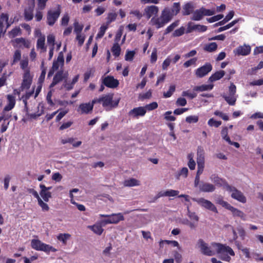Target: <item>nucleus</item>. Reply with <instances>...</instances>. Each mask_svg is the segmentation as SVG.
I'll list each match as a JSON object with an SVG mask.
<instances>
[{"label":"nucleus","instance_id":"obj_48","mask_svg":"<svg viewBox=\"0 0 263 263\" xmlns=\"http://www.w3.org/2000/svg\"><path fill=\"white\" fill-rule=\"evenodd\" d=\"M176 89L175 85H172L170 86L169 89L166 92H163V97L165 98H169L172 96Z\"/></svg>","mask_w":263,"mask_h":263},{"label":"nucleus","instance_id":"obj_63","mask_svg":"<svg viewBox=\"0 0 263 263\" xmlns=\"http://www.w3.org/2000/svg\"><path fill=\"white\" fill-rule=\"evenodd\" d=\"M74 31L77 34H81V31L83 30V26L82 25H80L78 22H75L74 23Z\"/></svg>","mask_w":263,"mask_h":263},{"label":"nucleus","instance_id":"obj_60","mask_svg":"<svg viewBox=\"0 0 263 263\" xmlns=\"http://www.w3.org/2000/svg\"><path fill=\"white\" fill-rule=\"evenodd\" d=\"M188 158L189 159L188 166L190 170H194L195 168L196 163L195 161L193 159V156L192 154H189L188 155Z\"/></svg>","mask_w":263,"mask_h":263},{"label":"nucleus","instance_id":"obj_51","mask_svg":"<svg viewBox=\"0 0 263 263\" xmlns=\"http://www.w3.org/2000/svg\"><path fill=\"white\" fill-rule=\"evenodd\" d=\"M9 36L11 37H14L18 34H21V30L19 27H16L12 29L9 32Z\"/></svg>","mask_w":263,"mask_h":263},{"label":"nucleus","instance_id":"obj_42","mask_svg":"<svg viewBox=\"0 0 263 263\" xmlns=\"http://www.w3.org/2000/svg\"><path fill=\"white\" fill-rule=\"evenodd\" d=\"M108 28V26L106 24H104L103 25H102L100 29H99V31L97 35V36H96V39H101L102 38L105 33V31L107 29V28Z\"/></svg>","mask_w":263,"mask_h":263},{"label":"nucleus","instance_id":"obj_3","mask_svg":"<svg viewBox=\"0 0 263 263\" xmlns=\"http://www.w3.org/2000/svg\"><path fill=\"white\" fill-rule=\"evenodd\" d=\"M32 248L37 250L42 251L49 253L50 252H55L57 250L53 247L42 242L39 239H32L31 242Z\"/></svg>","mask_w":263,"mask_h":263},{"label":"nucleus","instance_id":"obj_55","mask_svg":"<svg viewBox=\"0 0 263 263\" xmlns=\"http://www.w3.org/2000/svg\"><path fill=\"white\" fill-rule=\"evenodd\" d=\"M223 17V14H218L216 15H214L212 17H211L210 18H207L206 20L209 23H213L216 21H218L221 19H222Z\"/></svg>","mask_w":263,"mask_h":263},{"label":"nucleus","instance_id":"obj_30","mask_svg":"<svg viewBox=\"0 0 263 263\" xmlns=\"http://www.w3.org/2000/svg\"><path fill=\"white\" fill-rule=\"evenodd\" d=\"M204 155L205 152L203 148L201 146H198L197 152V162H204Z\"/></svg>","mask_w":263,"mask_h":263},{"label":"nucleus","instance_id":"obj_22","mask_svg":"<svg viewBox=\"0 0 263 263\" xmlns=\"http://www.w3.org/2000/svg\"><path fill=\"white\" fill-rule=\"evenodd\" d=\"M8 100V104L5 106L4 108V111L11 110L15 106V97L11 95H8L7 96Z\"/></svg>","mask_w":263,"mask_h":263},{"label":"nucleus","instance_id":"obj_33","mask_svg":"<svg viewBox=\"0 0 263 263\" xmlns=\"http://www.w3.org/2000/svg\"><path fill=\"white\" fill-rule=\"evenodd\" d=\"M222 97L230 105L234 106L235 105L237 96L222 95Z\"/></svg>","mask_w":263,"mask_h":263},{"label":"nucleus","instance_id":"obj_17","mask_svg":"<svg viewBox=\"0 0 263 263\" xmlns=\"http://www.w3.org/2000/svg\"><path fill=\"white\" fill-rule=\"evenodd\" d=\"M35 7L34 3L29 4L24 9V16L26 21H30L33 18V11Z\"/></svg>","mask_w":263,"mask_h":263},{"label":"nucleus","instance_id":"obj_36","mask_svg":"<svg viewBox=\"0 0 263 263\" xmlns=\"http://www.w3.org/2000/svg\"><path fill=\"white\" fill-rule=\"evenodd\" d=\"M111 51L115 57H119L121 52V47L119 43H115L111 47Z\"/></svg>","mask_w":263,"mask_h":263},{"label":"nucleus","instance_id":"obj_25","mask_svg":"<svg viewBox=\"0 0 263 263\" xmlns=\"http://www.w3.org/2000/svg\"><path fill=\"white\" fill-rule=\"evenodd\" d=\"M194 6L191 2L185 4L183 6V10L182 11L183 15H188L191 14L194 11Z\"/></svg>","mask_w":263,"mask_h":263},{"label":"nucleus","instance_id":"obj_11","mask_svg":"<svg viewBox=\"0 0 263 263\" xmlns=\"http://www.w3.org/2000/svg\"><path fill=\"white\" fill-rule=\"evenodd\" d=\"M95 104L96 103L95 99L91 102L81 103L78 107V111H80L81 114H88L92 111Z\"/></svg>","mask_w":263,"mask_h":263},{"label":"nucleus","instance_id":"obj_38","mask_svg":"<svg viewBox=\"0 0 263 263\" xmlns=\"http://www.w3.org/2000/svg\"><path fill=\"white\" fill-rule=\"evenodd\" d=\"M40 194L45 202H48L49 198L51 197V193L43 189H41Z\"/></svg>","mask_w":263,"mask_h":263},{"label":"nucleus","instance_id":"obj_16","mask_svg":"<svg viewBox=\"0 0 263 263\" xmlns=\"http://www.w3.org/2000/svg\"><path fill=\"white\" fill-rule=\"evenodd\" d=\"M207 30V27L201 25H194L193 23L189 22L187 24V29L185 31L186 33H190L194 30H197L199 32H204Z\"/></svg>","mask_w":263,"mask_h":263},{"label":"nucleus","instance_id":"obj_46","mask_svg":"<svg viewBox=\"0 0 263 263\" xmlns=\"http://www.w3.org/2000/svg\"><path fill=\"white\" fill-rule=\"evenodd\" d=\"M179 21H176L169 25L165 30L164 34H167L172 32L175 27L179 25Z\"/></svg>","mask_w":263,"mask_h":263},{"label":"nucleus","instance_id":"obj_26","mask_svg":"<svg viewBox=\"0 0 263 263\" xmlns=\"http://www.w3.org/2000/svg\"><path fill=\"white\" fill-rule=\"evenodd\" d=\"M225 75V71L224 70H219L215 72L212 74L209 78V81L213 82L221 79Z\"/></svg>","mask_w":263,"mask_h":263},{"label":"nucleus","instance_id":"obj_15","mask_svg":"<svg viewBox=\"0 0 263 263\" xmlns=\"http://www.w3.org/2000/svg\"><path fill=\"white\" fill-rule=\"evenodd\" d=\"M212 70V66L210 63H205L203 66L197 68L196 75L198 78H202Z\"/></svg>","mask_w":263,"mask_h":263},{"label":"nucleus","instance_id":"obj_27","mask_svg":"<svg viewBox=\"0 0 263 263\" xmlns=\"http://www.w3.org/2000/svg\"><path fill=\"white\" fill-rule=\"evenodd\" d=\"M214 87L213 84H203L200 86H196L193 88L195 91H204L212 90Z\"/></svg>","mask_w":263,"mask_h":263},{"label":"nucleus","instance_id":"obj_31","mask_svg":"<svg viewBox=\"0 0 263 263\" xmlns=\"http://www.w3.org/2000/svg\"><path fill=\"white\" fill-rule=\"evenodd\" d=\"M45 36H41L37 40L36 47L37 48L41 49V52H45L46 51V47L45 46Z\"/></svg>","mask_w":263,"mask_h":263},{"label":"nucleus","instance_id":"obj_14","mask_svg":"<svg viewBox=\"0 0 263 263\" xmlns=\"http://www.w3.org/2000/svg\"><path fill=\"white\" fill-rule=\"evenodd\" d=\"M102 84L105 86L110 88H115L119 85V81L115 79L113 76H107L102 79Z\"/></svg>","mask_w":263,"mask_h":263},{"label":"nucleus","instance_id":"obj_64","mask_svg":"<svg viewBox=\"0 0 263 263\" xmlns=\"http://www.w3.org/2000/svg\"><path fill=\"white\" fill-rule=\"evenodd\" d=\"M171 114H172L171 111H167L165 112L164 114V119L166 121H175L176 119V117L173 116H172Z\"/></svg>","mask_w":263,"mask_h":263},{"label":"nucleus","instance_id":"obj_43","mask_svg":"<svg viewBox=\"0 0 263 263\" xmlns=\"http://www.w3.org/2000/svg\"><path fill=\"white\" fill-rule=\"evenodd\" d=\"M171 14L174 16V15H176L180 11V5L179 3H174L172 8H171Z\"/></svg>","mask_w":263,"mask_h":263},{"label":"nucleus","instance_id":"obj_21","mask_svg":"<svg viewBox=\"0 0 263 263\" xmlns=\"http://www.w3.org/2000/svg\"><path fill=\"white\" fill-rule=\"evenodd\" d=\"M165 21H165L164 18H162V16L160 15L159 17H153L152 18L151 23L152 25L155 26L157 29H159L163 27L167 23H165Z\"/></svg>","mask_w":263,"mask_h":263},{"label":"nucleus","instance_id":"obj_29","mask_svg":"<svg viewBox=\"0 0 263 263\" xmlns=\"http://www.w3.org/2000/svg\"><path fill=\"white\" fill-rule=\"evenodd\" d=\"M228 210L232 212L233 216L240 217L243 220L245 219V214L243 212L233 206L231 205Z\"/></svg>","mask_w":263,"mask_h":263},{"label":"nucleus","instance_id":"obj_47","mask_svg":"<svg viewBox=\"0 0 263 263\" xmlns=\"http://www.w3.org/2000/svg\"><path fill=\"white\" fill-rule=\"evenodd\" d=\"M21 58V52L20 50H16L13 56V61L11 63L12 65L18 62Z\"/></svg>","mask_w":263,"mask_h":263},{"label":"nucleus","instance_id":"obj_52","mask_svg":"<svg viewBox=\"0 0 263 263\" xmlns=\"http://www.w3.org/2000/svg\"><path fill=\"white\" fill-rule=\"evenodd\" d=\"M236 86L233 83H231L229 87V95L237 96L236 95Z\"/></svg>","mask_w":263,"mask_h":263},{"label":"nucleus","instance_id":"obj_41","mask_svg":"<svg viewBox=\"0 0 263 263\" xmlns=\"http://www.w3.org/2000/svg\"><path fill=\"white\" fill-rule=\"evenodd\" d=\"M124 185L126 186H134L139 185V181L135 178H131L125 180Z\"/></svg>","mask_w":263,"mask_h":263},{"label":"nucleus","instance_id":"obj_49","mask_svg":"<svg viewBox=\"0 0 263 263\" xmlns=\"http://www.w3.org/2000/svg\"><path fill=\"white\" fill-rule=\"evenodd\" d=\"M221 135L223 140H226L227 142H230V138L228 136V129L227 127L222 128Z\"/></svg>","mask_w":263,"mask_h":263},{"label":"nucleus","instance_id":"obj_57","mask_svg":"<svg viewBox=\"0 0 263 263\" xmlns=\"http://www.w3.org/2000/svg\"><path fill=\"white\" fill-rule=\"evenodd\" d=\"M197 60V58H193L192 59H191L189 60H188L184 63L183 67L185 68H187L192 65H196Z\"/></svg>","mask_w":263,"mask_h":263},{"label":"nucleus","instance_id":"obj_19","mask_svg":"<svg viewBox=\"0 0 263 263\" xmlns=\"http://www.w3.org/2000/svg\"><path fill=\"white\" fill-rule=\"evenodd\" d=\"M251 49L249 45H244L238 47L234 50V53L238 55H247L250 54Z\"/></svg>","mask_w":263,"mask_h":263},{"label":"nucleus","instance_id":"obj_12","mask_svg":"<svg viewBox=\"0 0 263 263\" xmlns=\"http://www.w3.org/2000/svg\"><path fill=\"white\" fill-rule=\"evenodd\" d=\"M68 78V73H64L63 70L58 71L53 78L52 81L50 84L49 87L52 88L63 80H66Z\"/></svg>","mask_w":263,"mask_h":263},{"label":"nucleus","instance_id":"obj_37","mask_svg":"<svg viewBox=\"0 0 263 263\" xmlns=\"http://www.w3.org/2000/svg\"><path fill=\"white\" fill-rule=\"evenodd\" d=\"M216 203L221 205L222 207L229 210L231 205L228 202L223 200L222 197H219L216 199Z\"/></svg>","mask_w":263,"mask_h":263},{"label":"nucleus","instance_id":"obj_58","mask_svg":"<svg viewBox=\"0 0 263 263\" xmlns=\"http://www.w3.org/2000/svg\"><path fill=\"white\" fill-rule=\"evenodd\" d=\"M199 118L197 116H190L186 118L185 121L188 123H195L198 121Z\"/></svg>","mask_w":263,"mask_h":263},{"label":"nucleus","instance_id":"obj_24","mask_svg":"<svg viewBox=\"0 0 263 263\" xmlns=\"http://www.w3.org/2000/svg\"><path fill=\"white\" fill-rule=\"evenodd\" d=\"M199 187L200 190L203 192H212L215 190V186L209 183H202Z\"/></svg>","mask_w":263,"mask_h":263},{"label":"nucleus","instance_id":"obj_8","mask_svg":"<svg viewBox=\"0 0 263 263\" xmlns=\"http://www.w3.org/2000/svg\"><path fill=\"white\" fill-rule=\"evenodd\" d=\"M192 200L197 202L201 206L210 210L214 213H218V211L215 205L210 201L206 200L203 198H192Z\"/></svg>","mask_w":263,"mask_h":263},{"label":"nucleus","instance_id":"obj_45","mask_svg":"<svg viewBox=\"0 0 263 263\" xmlns=\"http://www.w3.org/2000/svg\"><path fill=\"white\" fill-rule=\"evenodd\" d=\"M12 42L16 43L17 44L23 45L25 47L27 48L29 47V43L23 37L16 38L14 41H12Z\"/></svg>","mask_w":263,"mask_h":263},{"label":"nucleus","instance_id":"obj_1","mask_svg":"<svg viewBox=\"0 0 263 263\" xmlns=\"http://www.w3.org/2000/svg\"><path fill=\"white\" fill-rule=\"evenodd\" d=\"M211 246L216 249V254H219L220 259L223 261H230L231 258L228 254L232 256L235 255L233 249L226 245L217 242H212Z\"/></svg>","mask_w":263,"mask_h":263},{"label":"nucleus","instance_id":"obj_6","mask_svg":"<svg viewBox=\"0 0 263 263\" xmlns=\"http://www.w3.org/2000/svg\"><path fill=\"white\" fill-rule=\"evenodd\" d=\"M197 245L198 248H200L201 253L203 255L212 256L216 254V249H215V250H212L211 247L202 239H198Z\"/></svg>","mask_w":263,"mask_h":263},{"label":"nucleus","instance_id":"obj_10","mask_svg":"<svg viewBox=\"0 0 263 263\" xmlns=\"http://www.w3.org/2000/svg\"><path fill=\"white\" fill-rule=\"evenodd\" d=\"M8 21L9 15L7 13H2L0 15V34L4 35L10 26L11 24Z\"/></svg>","mask_w":263,"mask_h":263},{"label":"nucleus","instance_id":"obj_18","mask_svg":"<svg viewBox=\"0 0 263 263\" xmlns=\"http://www.w3.org/2000/svg\"><path fill=\"white\" fill-rule=\"evenodd\" d=\"M146 112V109L144 107H138L130 110L128 115L133 118H138L139 116H144Z\"/></svg>","mask_w":263,"mask_h":263},{"label":"nucleus","instance_id":"obj_2","mask_svg":"<svg viewBox=\"0 0 263 263\" xmlns=\"http://www.w3.org/2000/svg\"><path fill=\"white\" fill-rule=\"evenodd\" d=\"M113 98L114 94L110 93L102 95L99 98H96L95 100L96 104L101 103L105 110L109 111L118 107L120 100V98L114 100Z\"/></svg>","mask_w":263,"mask_h":263},{"label":"nucleus","instance_id":"obj_23","mask_svg":"<svg viewBox=\"0 0 263 263\" xmlns=\"http://www.w3.org/2000/svg\"><path fill=\"white\" fill-rule=\"evenodd\" d=\"M162 18L165 21V23L170 22L173 17V15L171 14V10L168 7H165L162 11L161 14Z\"/></svg>","mask_w":263,"mask_h":263},{"label":"nucleus","instance_id":"obj_20","mask_svg":"<svg viewBox=\"0 0 263 263\" xmlns=\"http://www.w3.org/2000/svg\"><path fill=\"white\" fill-rule=\"evenodd\" d=\"M158 11V7L154 5L147 6L144 9L145 15L147 19L150 18L153 15H156Z\"/></svg>","mask_w":263,"mask_h":263},{"label":"nucleus","instance_id":"obj_4","mask_svg":"<svg viewBox=\"0 0 263 263\" xmlns=\"http://www.w3.org/2000/svg\"><path fill=\"white\" fill-rule=\"evenodd\" d=\"M100 217L106 218V219L102 220L101 221L103 226H105L106 224L109 223L116 224L124 220V217L121 213L112 214L111 215L101 214Z\"/></svg>","mask_w":263,"mask_h":263},{"label":"nucleus","instance_id":"obj_53","mask_svg":"<svg viewBox=\"0 0 263 263\" xmlns=\"http://www.w3.org/2000/svg\"><path fill=\"white\" fill-rule=\"evenodd\" d=\"M208 124L211 127H218L221 124V121H216L213 118H211L208 121Z\"/></svg>","mask_w":263,"mask_h":263},{"label":"nucleus","instance_id":"obj_54","mask_svg":"<svg viewBox=\"0 0 263 263\" xmlns=\"http://www.w3.org/2000/svg\"><path fill=\"white\" fill-rule=\"evenodd\" d=\"M70 237V235L69 234H60L58 236L57 238L64 243H66L67 240L69 239Z\"/></svg>","mask_w":263,"mask_h":263},{"label":"nucleus","instance_id":"obj_59","mask_svg":"<svg viewBox=\"0 0 263 263\" xmlns=\"http://www.w3.org/2000/svg\"><path fill=\"white\" fill-rule=\"evenodd\" d=\"M49 0H37V5L38 9L40 10H44L46 6V3Z\"/></svg>","mask_w":263,"mask_h":263},{"label":"nucleus","instance_id":"obj_56","mask_svg":"<svg viewBox=\"0 0 263 263\" xmlns=\"http://www.w3.org/2000/svg\"><path fill=\"white\" fill-rule=\"evenodd\" d=\"M214 182L216 184L219 185L220 186L223 185L226 189L227 184H229L225 180H223L218 177L214 178Z\"/></svg>","mask_w":263,"mask_h":263},{"label":"nucleus","instance_id":"obj_9","mask_svg":"<svg viewBox=\"0 0 263 263\" xmlns=\"http://www.w3.org/2000/svg\"><path fill=\"white\" fill-rule=\"evenodd\" d=\"M8 21L9 15L7 13H2L0 15V34L4 35L10 26L11 24Z\"/></svg>","mask_w":263,"mask_h":263},{"label":"nucleus","instance_id":"obj_34","mask_svg":"<svg viewBox=\"0 0 263 263\" xmlns=\"http://www.w3.org/2000/svg\"><path fill=\"white\" fill-rule=\"evenodd\" d=\"M74 142V139L73 138H69L67 139H64L61 140V143L63 144H65L66 143H69L72 144L73 146H74L75 147H79L82 144V142L80 141H78L76 142Z\"/></svg>","mask_w":263,"mask_h":263},{"label":"nucleus","instance_id":"obj_62","mask_svg":"<svg viewBox=\"0 0 263 263\" xmlns=\"http://www.w3.org/2000/svg\"><path fill=\"white\" fill-rule=\"evenodd\" d=\"M157 60V49L154 48L151 55L150 61L151 63H155Z\"/></svg>","mask_w":263,"mask_h":263},{"label":"nucleus","instance_id":"obj_39","mask_svg":"<svg viewBox=\"0 0 263 263\" xmlns=\"http://www.w3.org/2000/svg\"><path fill=\"white\" fill-rule=\"evenodd\" d=\"M95 70L94 68H89L84 73V82H87L89 79L93 76Z\"/></svg>","mask_w":263,"mask_h":263},{"label":"nucleus","instance_id":"obj_5","mask_svg":"<svg viewBox=\"0 0 263 263\" xmlns=\"http://www.w3.org/2000/svg\"><path fill=\"white\" fill-rule=\"evenodd\" d=\"M61 13V7L57 5V9L53 11L49 10L47 13V23L48 25L52 26L58 20Z\"/></svg>","mask_w":263,"mask_h":263},{"label":"nucleus","instance_id":"obj_13","mask_svg":"<svg viewBox=\"0 0 263 263\" xmlns=\"http://www.w3.org/2000/svg\"><path fill=\"white\" fill-rule=\"evenodd\" d=\"M32 81V78L30 76V71L28 69L25 70L23 77V82L21 84L20 88L22 90L28 89L30 88Z\"/></svg>","mask_w":263,"mask_h":263},{"label":"nucleus","instance_id":"obj_7","mask_svg":"<svg viewBox=\"0 0 263 263\" xmlns=\"http://www.w3.org/2000/svg\"><path fill=\"white\" fill-rule=\"evenodd\" d=\"M226 190L231 192V197L237 201L245 203L247 201L246 197L243 195V193L240 191L238 190L236 187L232 186L229 184H227Z\"/></svg>","mask_w":263,"mask_h":263},{"label":"nucleus","instance_id":"obj_35","mask_svg":"<svg viewBox=\"0 0 263 263\" xmlns=\"http://www.w3.org/2000/svg\"><path fill=\"white\" fill-rule=\"evenodd\" d=\"M217 49V44L215 42H212L206 44L203 48L204 50L209 52L215 51Z\"/></svg>","mask_w":263,"mask_h":263},{"label":"nucleus","instance_id":"obj_61","mask_svg":"<svg viewBox=\"0 0 263 263\" xmlns=\"http://www.w3.org/2000/svg\"><path fill=\"white\" fill-rule=\"evenodd\" d=\"M135 52L134 51H127L125 55V60L127 61H131L133 60Z\"/></svg>","mask_w":263,"mask_h":263},{"label":"nucleus","instance_id":"obj_40","mask_svg":"<svg viewBox=\"0 0 263 263\" xmlns=\"http://www.w3.org/2000/svg\"><path fill=\"white\" fill-rule=\"evenodd\" d=\"M117 14L115 12H110L108 14L106 17V22L105 24L109 25L112 22L115 21L117 18Z\"/></svg>","mask_w":263,"mask_h":263},{"label":"nucleus","instance_id":"obj_32","mask_svg":"<svg viewBox=\"0 0 263 263\" xmlns=\"http://www.w3.org/2000/svg\"><path fill=\"white\" fill-rule=\"evenodd\" d=\"M203 11L201 10V8L196 10L193 12V15L191 17V20L193 21H198L201 20L203 17Z\"/></svg>","mask_w":263,"mask_h":263},{"label":"nucleus","instance_id":"obj_28","mask_svg":"<svg viewBox=\"0 0 263 263\" xmlns=\"http://www.w3.org/2000/svg\"><path fill=\"white\" fill-rule=\"evenodd\" d=\"M102 224L96 223L93 226H88V228L92 231L95 234L101 235L103 232V229L102 228Z\"/></svg>","mask_w":263,"mask_h":263},{"label":"nucleus","instance_id":"obj_50","mask_svg":"<svg viewBox=\"0 0 263 263\" xmlns=\"http://www.w3.org/2000/svg\"><path fill=\"white\" fill-rule=\"evenodd\" d=\"M185 33V28L183 26L180 27L179 28L175 30L174 32L173 33V37H179Z\"/></svg>","mask_w":263,"mask_h":263},{"label":"nucleus","instance_id":"obj_44","mask_svg":"<svg viewBox=\"0 0 263 263\" xmlns=\"http://www.w3.org/2000/svg\"><path fill=\"white\" fill-rule=\"evenodd\" d=\"M234 15V11L233 10L230 11L229 13L222 21L219 22V24H222V25L225 24L227 22L231 20Z\"/></svg>","mask_w":263,"mask_h":263}]
</instances>
